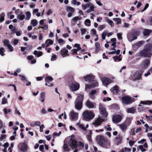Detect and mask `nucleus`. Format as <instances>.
Masks as SVG:
<instances>
[{"label":"nucleus","instance_id":"obj_1","mask_svg":"<svg viewBox=\"0 0 152 152\" xmlns=\"http://www.w3.org/2000/svg\"><path fill=\"white\" fill-rule=\"evenodd\" d=\"M77 142L72 138H71L69 141H66L65 142L63 146V148L65 151H68L71 148L73 149L77 148V146H81L84 147V144L79 142L78 145L77 144Z\"/></svg>","mask_w":152,"mask_h":152},{"label":"nucleus","instance_id":"obj_2","mask_svg":"<svg viewBox=\"0 0 152 152\" xmlns=\"http://www.w3.org/2000/svg\"><path fill=\"white\" fill-rule=\"evenodd\" d=\"M96 139L100 145L104 148H108L110 145V141L107 140L102 136H97Z\"/></svg>","mask_w":152,"mask_h":152},{"label":"nucleus","instance_id":"obj_3","mask_svg":"<svg viewBox=\"0 0 152 152\" xmlns=\"http://www.w3.org/2000/svg\"><path fill=\"white\" fill-rule=\"evenodd\" d=\"M152 47L150 44H148L145 46L144 49L140 53V54L142 56L150 57L152 55L151 50Z\"/></svg>","mask_w":152,"mask_h":152},{"label":"nucleus","instance_id":"obj_4","mask_svg":"<svg viewBox=\"0 0 152 152\" xmlns=\"http://www.w3.org/2000/svg\"><path fill=\"white\" fill-rule=\"evenodd\" d=\"M83 100V95L82 94H77V98L75 102V106L78 110H80L82 107V102Z\"/></svg>","mask_w":152,"mask_h":152},{"label":"nucleus","instance_id":"obj_5","mask_svg":"<svg viewBox=\"0 0 152 152\" xmlns=\"http://www.w3.org/2000/svg\"><path fill=\"white\" fill-rule=\"evenodd\" d=\"M83 117L86 119H91L94 117V115L91 111L86 110L83 114Z\"/></svg>","mask_w":152,"mask_h":152},{"label":"nucleus","instance_id":"obj_6","mask_svg":"<svg viewBox=\"0 0 152 152\" xmlns=\"http://www.w3.org/2000/svg\"><path fill=\"white\" fill-rule=\"evenodd\" d=\"M90 85L86 84L85 86V90L87 91L88 89L92 88L98 86V83L97 81L94 80L91 82Z\"/></svg>","mask_w":152,"mask_h":152},{"label":"nucleus","instance_id":"obj_7","mask_svg":"<svg viewBox=\"0 0 152 152\" xmlns=\"http://www.w3.org/2000/svg\"><path fill=\"white\" fill-rule=\"evenodd\" d=\"M99 110L100 113L101 115L105 117L107 116L108 113L106 111L104 105L100 104Z\"/></svg>","mask_w":152,"mask_h":152},{"label":"nucleus","instance_id":"obj_8","mask_svg":"<svg viewBox=\"0 0 152 152\" xmlns=\"http://www.w3.org/2000/svg\"><path fill=\"white\" fill-rule=\"evenodd\" d=\"M121 101L123 103L125 104H129L133 102L131 98L128 96L123 97L122 98Z\"/></svg>","mask_w":152,"mask_h":152},{"label":"nucleus","instance_id":"obj_9","mask_svg":"<svg viewBox=\"0 0 152 152\" xmlns=\"http://www.w3.org/2000/svg\"><path fill=\"white\" fill-rule=\"evenodd\" d=\"M102 81L103 85L106 86L113 82L112 80L110 79L107 77H103L102 78Z\"/></svg>","mask_w":152,"mask_h":152},{"label":"nucleus","instance_id":"obj_10","mask_svg":"<svg viewBox=\"0 0 152 152\" xmlns=\"http://www.w3.org/2000/svg\"><path fill=\"white\" fill-rule=\"evenodd\" d=\"M150 60L147 59L144 60L141 64V67L143 69H146L150 64Z\"/></svg>","mask_w":152,"mask_h":152},{"label":"nucleus","instance_id":"obj_11","mask_svg":"<svg viewBox=\"0 0 152 152\" xmlns=\"http://www.w3.org/2000/svg\"><path fill=\"white\" fill-rule=\"evenodd\" d=\"M83 78L86 81H88V82L90 83L94 80V77L92 75L90 74L84 76Z\"/></svg>","mask_w":152,"mask_h":152},{"label":"nucleus","instance_id":"obj_12","mask_svg":"<svg viewBox=\"0 0 152 152\" xmlns=\"http://www.w3.org/2000/svg\"><path fill=\"white\" fill-rule=\"evenodd\" d=\"M142 72L141 71H137L134 74L132 77V79L133 80H139L141 77L142 74Z\"/></svg>","mask_w":152,"mask_h":152},{"label":"nucleus","instance_id":"obj_13","mask_svg":"<svg viewBox=\"0 0 152 152\" xmlns=\"http://www.w3.org/2000/svg\"><path fill=\"white\" fill-rule=\"evenodd\" d=\"M79 84L75 82L72 84L70 89L73 91H75L79 89Z\"/></svg>","mask_w":152,"mask_h":152},{"label":"nucleus","instance_id":"obj_14","mask_svg":"<svg viewBox=\"0 0 152 152\" xmlns=\"http://www.w3.org/2000/svg\"><path fill=\"white\" fill-rule=\"evenodd\" d=\"M122 118L121 116L119 115H117L114 116L113 118V121L114 123H118L121 120Z\"/></svg>","mask_w":152,"mask_h":152},{"label":"nucleus","instance_id":"obj_15","mask_svg":"<svg viewBox=\"0 0 152 152\" xmlns=\"http://www.w3.org/2000/svg\"><path fill=\"white\" fill-rule=\"evenodd\" d=\"M104 120V118L99 117L98 118L96 119L95 121L93 123V124L96 126L99 125Z\"/></svg>","mask_w":152,"mask_h":152},{"label":"nucleus","instance_id":"obj_16","mask_svg":"<svg viewBox=\"0 0 152 152\" xmlns=\"http://www.w3.org/2000/svg\"><path fill=\"white\" fill-rule=\"evenodd\" d=\"M113 33L112 32L108 33L107 30L104 31L102 34V40H104L105 39L106 36L109 37L112 35Z\"/></svg>","mask_w":152,"mask_h":152},{"label":"nucleus","instance_id":"obj_17","mask_svg":"<svg viewBox=\"0 0 152 152\" xmlns=\"http://www.w3.org/2000/svg\"><path fill=\"white\" fill-rule=\"evenodd\" d=\"M71 118L73 120L75 121L77 119L78 113L74 111L70 112Z\"/></svg>","mask_w":152,"mask_h":152},{"label":"nucleus","instance_id":"obj_18","mask_svg":"<svg viewBox=\"0 0 152 152\" xmlns=\"http://www.w3.org/2000/svg\"><path fill=\"white\" fill-rule=\"evenodd\" d=\"M145 43V42L144 41H139L134 44L133 46V47L134 48L137 49L142 45L144 44Z\"/></svg>","mask_w":152,"mask_h":152},{"label":"nucleus","instance_id":"obj_19","mask_svg":"<svg viewBox=\"0 0 152 152\" xmlns=\"http://www.w3.org/2000/svg\"><path fill=\"white\" fill-rule=\"evenodd\" d=\"M76 125L80 129L83 130H85L86 129V128H87L88 127V124H87L86 126V127H85L84 125L83 124L81 123L80 121H79L76 124Z\"/></svg>","mask_w":152,"mask_h":152},{"label":"nucleus","instance_id":"obj_20","mask_svg":"<svg viewBox=\"0 0 152 152\" xmlns=\"http://www.w3.org/2000/svg\"><path fill=\"white\" fill-rule=\"evenodd\" d=\"M61 54L63 57H64L66 56H68V51L65 48H63L61 50Z\"/></svg>","mask_w":152,"mask_h":152},{"label":"nucleus","instance_id":"obj_21","mask_svg":"<svg viewBox=\"0 0 152 152\" xmlns=\"http://www.w3.org/2000/svg\"><path fill=\"white\" fill-rule=\"evenodd\" d=\"M98 91V89L92 90L89 94V97L91 99L94 98V95Z\"/></svg>","mask_w":152,"mask_h":152},{"label":"nucleus","instance_id":"obj_22","mask_svg":"<svg viewBox=\"0 0 152 152\" xmlns=\"http://www.w3.org/2000/svg\"><path fill=\"white\" fill-rule=\"evenodd\" d=\"M110 90L113 94L117 93L119 92V89L118 86L115 85L111 88Z\"/></svg>","mask_w":152,"mask_h":152},{"label":"nucleus","instance_id":"obj_23","mask_svg":"<svg viewBox=\"0 0 152 152\" xmlns=\"http://www.w3.org/2000/svg\"><path fill=\"white\" fill-rule=\"evenodd\" d=\"M19 10H17L15 11V12L17 15V18L20 20H22L25 19V16L23 14H18L17 12Z\"/></svg>","mask_w":152,"mask_h":152},{"label":"nucleus","instance_id":"obj_24","mask_svg":"<svg viewBox=\"0 0 152 152\" xmlns=\"http://www.w3.org/2000/svg\"><path fill=\"white\" fill-rule=\"evenodd\" d=\"M122 139V136L120 134L118 135L116 138V144L117 145H118L121 143Z\"/></svg>","mask_w":152,"mask_h":152},{"label":"nucleus","instance_id":"obj_25","mask_svg":"<svg viewBox=\"0 0 152 152\" xmlns=\"http://www.w3.org/2000/svg\"><path fill=\"white\" fill-rule=\"evenodd\" d=\"M128 125L126 124L125 123H123L119 125V126L121 130L124 132L126 129Z\"/></svg>","mask_w":152,"mask_h":152},{"label":"nucleus","instance_id":"obj_26","mask_svg":"<svg viewBox=\"0 0 152 152\" xmlns=\"http://www.w3.org/2000/svg\"><path fill=\"white\" fill-rule=\"evenodd\" d=\"M152 104V101H141L140 102V104L139 105V106H142L141 104L143 105H149Z\"/></svg>","mask_w":152,"mask_h":152},{"label":"nucleus","instance_id":"obj_27","mask_svg":"<svg viewBox=\"0 0 152 152\" xmlns=\"http://www.w3.org/2000/svg\"><path fill=\"white\" fill-rule=\"evenodd\" d=\"M86 106L89 108H93L94 107V105L90 101L88 100L86 102Z\"/></svg>","mask_w":152,"mask_h":152},{"label":"nucleus","instance_id":"obj_28","mask_svg":"<svg viewBox=\"0 0 152 152\" xmlns=\"http://www.w3.org/2000/svg\"><path fill=\"white\" fill-rule=\"evenodd\" d=\"M137 39V36H135L133 34L129 36L128 37V39L129 42H132L134 40L136 39Z\"/></svg>","mask_w":152,"mask_h":152},{"label":"nucleus","instance_id":"obj_29","mask_svg":"<svg viewBox=\"0 0 152 152\" xmlns=\"http://www.w3.org/2000/svg\"><path fill=\"white\" fill-rule=\"evenodd\" d=\"M89 8L86 11L87 13H89L94 10V5L92 4H90L89 6Z\"/></svg>","mask_w":152,"mask_h":152},{"label":"nucleus","instance_id":"obj_30","mask_svg":"<svg viewBox=\"0 0 152 152\" xmlns=\"http://www.w3.org/2000/svg\"><path fill=\"white\" fill-rule=\"evenodd\" d=\"M66 10L68 12H70L72 13L74 12L75 11L73 7L67 6L66 7Z\"/></svg>","mask_w":152,"mask_h":152},{"label":"nucleus","instance_id":"obj_31","mask_svg":"<svg viewBox=\"0 0 152 152\" xmlns=\"http://www.w3.org/2000/svg\"><path fill=\"white\" fill-rule=\"evenodd\" d=\"M25 14L26 15V17H25V20H29L31 17V13L29 11H27L25 12Z\"/></svg>","mask_w":152,"mask_h":152},{"label":"nucleus","instance_id":"obj_32","mask_svg":"<svg viewBox=\"0 0 152 152\" xmlns=\"http://www.w3.org/2000/svg\"><path fill=\"white\" fill-rule=\"evenodd\" d=\"M135 111V108L134 107L129 108L126 110V112L128 113L133 114Z\"/></svg>","mask_w":152,"mask_h":152},{"label":"nucleus","instance_id":"obj_33","mask_svg":"<svg viewBox=\"0 0 152 152\" xmlns=\"http://www.w3.org/2000/svg\"><path fill=\"white\" fill-rule=\"evenodd\" d=\"M132 120V118H127L126 119L124 122L127 125L129 126L130 125L131 121Z\"/></svg>","mask_w":152,"mask_h":152},{"label":"nucleus","instance_id":"obj_34","mask_svg":"<svg viewBox=\"0 0 152 152\" xmlns=\"http://www.w3.org/2000/svg\"><path fill=\"white\" fill-rule=\"evenodd\" d=\"M27 147V146L26 144H23L21 146L20 150L22 151H23L24 152H26Z\"/></svg>","mask_w":152,"mask_h":152},{"label":"nucleus","instance_id":"obj_35","mask_svg":"<svg viewBox=\"0 0 152 152\" xmlns=\"http://www.w3.org/2000/svg\"><path fill=\"white\" fill-rule=\"evenodd\" d=\"M151 32V30L149 29H145L144 30L143 34L145 36H148Z\"/></svg>","mask_w":152,"mask_h":152},{"label":"nucleus","instance_id":"obj_36","mask_svg":"<svg viewBox=\"0 0 152 152\" xmlns=\"http://www.w3.org/2000/svg\"><path fill=\"white\" fill-rule=\"evenodd\" d=\"M45 43L46 44V47H48L50 45H52L53 43V42L52 40L48 39L46 40Z\"/></svg>","mask_w":152,"mask_h":152},{"label":"nucleus","instance_id":"obj_37","mask_svg":"<svg viewBox=\"0 0 152 152\" xmlns=\"http://www.w3.org/2000/svg\"><path fill=\"white\" fill-rule=\"evenodd\" d=\"M90 4H91V3H87L85 4H82L81 6L83 10H85L87 8L89 7Z\"/></svg>","mask_w":152,"mask_h":152},{"label":"nucleus","instance_id":"obj_38","mask_svg":"<svg viewBox=\"0 0 152 152\" xmlns=\"http://www.w3.org/2000/svg\"><path fill=\"white\" fill-rule=\"evenodd\" d=\"M31 23L33 26L35 27L37 24L38 22L37 20L35 19L31 20Z\"/></svg>","mask_w":152,"mask_h":152},{"label":"nucleus","instance_id":"obj_39","mask_svg":"<svg viewBox=\"0 0 152 152\" xmlns=\"http://www.w3.org/2000/svg\"><path fill=\"white\" fill-rule=\"evenodd\" d=\"M11 110L10 109H7V108H4L3 109V112L4 113V115H7L8 113L11 112Z\"/></svg>","mask_w":152,"mask_h":152},{"label":"nucleus","instance_id":"obj_40","mask_svg":"<svg viewBox=\"0 0 152 152\" xmlns=\"http://www.w3.org/2000/svg\"><path fill=\"white\" fill-rule=\"evenodd\" d=\"M3 42L4 45L7 47L10 44V41L7 39H4L3 41Z\"/></svg>","mask_w":152,"mask_h":152},{"label":"nucleus","instance_id":"obj_41","mask_svg":"<svg viewBox=\"0 0 152 152\" xmlns=\"http://www.w3.org/2000/svg\"><path fill=\"white\" fill-rule=\"evenodd\" d=\"M95 51H98L100 49V44L99 43L97 42L95 44Z\"/></svg>","mask_w":152,"mask_h":152},{"label":"nucleus","instance_id":"obj_42","mask_svg":"<svg viewBox=\"0 0 152 152\" xmlns=\"http://www.w3.org/2000/svg\"><path fill=\"white\" fill-rule=\"evenodd\" d=\"M53 80L52 77L49 76H47L45 79V81L47 83L49 82L50 81H52Z\"/></svg>","mask_w":152,"mask_h":152},{"label":"nucleus","instance_id":"obj_43","mask_svg":"<svg viewBox=\"0 0 152 152\" xmlns=\"http://www.w3.org/2000/svg\"><path fill=\"white\" fill-rule=\"evenodd\" d=\"M106 22L111 26H113V23L112 20L109 19H107L106 20Z\"/></svg>","mask_w":152,"mask_h":152},{"label":"nucleus","instance_id":"obj_44","mask_svg":"<svg viewBox=\"0 0 152 152\" xmlns=\"http://www.w3.org/2000/svg\"><path fill=\"white\" fill-rule=\"evenodd\" d=\"M92 134V132L91 131H89V134L87 136V138L90 142L92 141L91 139V134Z\"/></svg>","mask_w":152,"mask_h":152},{"label":"nucleus","instance_id":"obj_45","mask_svg":"<svg viewBox=\"0 0 152 152\" xmlns=\"http://www.w3.org/2000/svg\"><path fill=\"white\" fill-rule=\"evenodd\" d=\"M4 52L5 50L3 48L1 47L0 48V54L1 56H3L5 55L4 53Z\"/></svg>","mask_w":152,"mask_h":152},{"label":"nucleus","instance_id":"obj_46","mask_svg":"<svg viewBox=\"0 0 152 152\" xmlns=\"http://www.w3.org/2000/svg\"><path fill=\"white\" fill-rule=\"evenodd\" d=\"M7 103V99L5 97L3 98L1 101V104H4Z\"/></svg>","mask_w":152,"mask_h":152},{"label":"nucleus","instance_id":"obj_47","mask_svg":"<svg viewBox=\"0 0 152 152\" xmlns=\"http://www.w3.org/2000/svg\"><path fill=\"white\" fill-rule=\"evenodd\" d=\"M71 51L72 52V55H76L77 54V52L79 51H78L77 49H75L72 50Z\"/></svg>","mask_w":152,"mask_h":152},{"label":"nucleus","instance_id":"obj_48","mask_svg":"<svg viewBox=\"0 0 152 152\" xmlns=\"http://www.w3.org/2000/svg\"><path fill=\"white\" fill-rule=\"evenodd\" d=\"M74 46L75 47L77 48L76 49H77L78 51L81 50V48L80 47V45L79 44L76 43L75 44Z\"/></svg>","mask_w":152,"mask_h":152},{"label":"nucleus","instance_id":"obj_49","mask_svg":"<svg viewBox=\"0 0 152 152\" xmlns=\"http://www.w3.org/2000/svg\"><path fill=\"white\" fill-rule=\"evenodd\" d=\"M80 31L81 32V35H83L85 34L86 32H87V30L85 28H81Z\"/></svg>","mask_w":152,"mask_h":152},{"label":"nucleus","instance_id":"obj_50","mask_svg":"<svg viewBox=\"0 0 152 152\" xmlns=\"http://www.w3.org/2000/svg\"><path fill=\"white\" fill-rule=\"evenodd\" d=\"M5 15V14L4 13H2L1 14V17L0 18V22L3 21L4 20V16Z\"/></svg>","mask_w":152,"mask_h":152},{"label":"nucleus","instance_id":"obj_51","mask_svg":"<svg viewBox=\"0 0 152 152\" xmlns=\"http://www.w3.org/2000/svg\"><path fill=\"white\" fill-rule=\"evenodd\" d=\"M113 59L115 61H117V60L118 61H120L121 60V58H119L118 56H114L113 57Z\"/></svg>","mask_w":152,"mask_h":152},{"label":"nucleus","instance_id":"obj_52","mask_svg":"<svg viewBox=\"0 0 152 152\" xmlns=\"http://www.w3.org/2000/svg\"><path fill=\"white\" fill-rule=\"evenodd\" d=\"M7 47L10 52H12L13 51L14 48L10 44Z\"/></svg>","mask_w":152,"mask_h":152},{"label":"nucleus","instance_id":"obj_53","mask_svg":"<svg viewBox=\"0 0 152 152\" xmlns=\"http://www.w3.org/2000/svg\"><path fill=\"white\" fill-rule=\"evenodd\" d=\"M91 21L89 19H86L85 21V23L86 25L89 26H90Z\"/></svg>","mask_w":152,"mask_h":152},{"label":"nucleus","instance_id":"obj_54","mask_svg":"<svg viewBox=\"0 0 152 152\" xmlns=\"http://www.w3.org/2000/svg\"><path fill=\"white\" fill-rule=\"evenodd\" d=\"M15 115H21V113L19 110H18L17 108H15Z\"/></svg>","mask_w":152,"mask_h":152},{"label":"nucleus","instance_id":"obj_55","mask_svg":"<svg viewBox=\"0 0 152 152\" xmlns=\"http://www.w3.org/2000/svg\"><path fill=\"white\" fill-rule=\"evenodd\" d=\"M19 76L20 77L21 80L23 81L26 80V78L24 76L21 75H19Z\"/></svg>","mask_w":152,"mask_h":152},{"label":"nucleus","instance_id":"obj_56","mask_svg":"<svg viewBox=\"0 0 152 152\" xmlns=\"http://www.w3.org/2000/svg\"><path fill=\"white\" fill-rule=\"evenodd\" d=\"M113 20L117 22L118 24L120 23L121 22V20L118 18H113Z\"/></svg>","mask_w":152,"mask_h":152},{"label":"nucleus","instance_id":"obj_57","mask_svg":"<svg viewBox=\"0 0 152 152\" xmlns=\"http://www.w3.org/2000/svg\"><path fill=\"white\" fill-rule=\"evenodd\" d=\"M105 27V26L104 25H100L99 26L98 30L99 31H101L103 29H104Z\"/></svg>","mask_w":152,"mask_h":152},{"label":"nucleus","instance_id":"obj_58","mask_svg":"<svg viewBox=\"0 0 152 152\" xmlns=\"http://www.w3.org/2000/svg\"><path fill=\"white\" fill-rule=\"evenodd\" d=\"M118 38L119 39L121 40L122 38V34L121 33H117V34Z\"/></svg>","mask_w":152,"mask_h":152},{"label":"nucleus","instance_id":"obj_59","mask_svg":"<svg viewBox=\"0 0 152 152\" xmlns=\"http://www.w3.org/2000/svg\"><path fill=\"white\" fill-rule=\"evenodd\" d=\"M105 128L106 130L108 131H110L112 130L111 128L110 127V125H107L105 126Z\"/></svg>","mask_w":152,"mask_h":152},{"label":"nucleus","instance_id":"obj_60","mask_svg":"<svg viewBox=\"0 0 152 152\" xmlns=\"http://www.w3.org/2000/svg\"><path fill=\"white\" fill-rule=\"evenodd\" d=\"M41 28H42L46 30L48 29V26L47 25L45 24H43Z\"/></svg>","mask_w":152,"mask_h":152},{"label":"nucleus","instance_id":"obj_61","mask_svg":"<svg viewBox=\"0 0 152 152\" xmlns=\"http://www.w3.org/2000/svg\"><path fill=\"white\" fill-rule=\"evenodd\" d=\"M149 6V4L148 3L146 4L144 9L141 11L142 12H143L144 11L146 10Z\"/></svg>","mask_w":152,"mask_h":152},{"label":"nucleus","instance_id":"obj_62","mask_svg":"<svg viewBox=\"0 0 152 152\" xmlns=\"http://www.w3.org/2000/svg\"><path fill=\"white\" fill-rule=\"evenodd\" d=\"M134 141L132 140H130L129 142V144L130 146H132L134 143Z\"/></svg>","mask_w":152,"mask_h":152},{"label":"nucleus","instance_id":"obj_63","mask_svg":"<svg viewBox=\"0 0 152 152\" xmlns=\"http://www.w3.org/2000/svg\"><path fill=\"white\" fill-rule=\"evenodd\" d=\"M18 42V39H15L13 40V44L14 45H16Z\"/></svg>","mask_w":152,"mask_h":152},{"label":"nucleus","instance_id":"obj_64","mask_svg":"<svg viewBox=\"0 0 152 152\" xmlns=\"http://www.w3.org/2000/svg\"><path fill=\"white\" fill-rule=\"evenodd\" d=\"M56 59V56L55 55H53L52 56L51 60L52 61H53L54 60H55Z\"/></svg>","mask_w":152,"mask_h":152}]
</instances>
